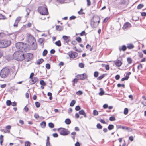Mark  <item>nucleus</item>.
Wrapping results in <instances>:
<instances>
[{"label": "nucleus", "instance_id": "423d86ee", "mask_svg": "<svg viewBox=\"0 0 146 146\" xmlns=\"http://www.w3.org/2000/svg\"><path fill=\"white\" fill-rule=\"evenodd\" d=\"M38 10L39 13L43 15H46L48 14L47 8L44 7H40Z\"/></svg>", "mask_w": 146, "mask_h": 146}, {"label": "nucleus", "instance_id": "49530a36", "mask_svg": "<svg viewBox=\"0 0 146 146\" xmlns=\"http://www.w3.org/2000/svg\"><path fill=\"white\" fill-rule=\"evenodd\" d=\"M124 113L125 115H126L128 113V108H125L124 109Z\"/></svg>", "mask_w": 146, "mask_h": 146}, {"label": "nucleus", "instance_id": "58836bf2", "mask_svg": "<svg viewBox=\"0 0 146 146\" xmlns=\"http://www.w3.org/2000/svg\"><path fill=\"white\" fill-rule=\"evenodd\" d=\"M48 126L51 128H53L54 127V124L51 122L49 123H48Z\"/></svg>", "mask_w": 146, "mask_h": 146}, {"label": "nucleus", "instance_id": "6e6d98bb", "mask_svg": "<svg viewBox=\"0 0 146 146\" xmlns=\"http://www.w3.org/2000/svg\"><path fill=\"white\" fill-rule=\"evenodd\" d=\"M138 56L140 58H142L143 57V55L142 52H139L138 53Z\"/></svg>", "mask_w": 146, "mask_h": 146}, {"label": "nucleus", "instance_id": "ddd939ff", "mask_svg": "<svg viewBox=\"0 0 146 146\" xmlns=\"http://www.w3.org/2000/svg\"><path fill=\"white\" fill-rule=\"evenodd\" d=\"M78 56V54L74 52H72L69 55V57L71 58H76Z\"/></svg>", "mask_w": 146, "mask_h": 146}, {"label": "nucleus", "instance_id": "338daca9", "mask_svg": "<svg viewBox=\"0 0 146 146\" xmlns=\"http://www.w3.org/2000/svg\"><path fill=\"white\" fill-rule=\"evenodd\" d=\"M133 137L132 136H130L129 137V139L131 141H133Z\"/></svg>", "mask_w": 146, "mask_h": 146}, {"label": "nucleus", "instance_id": "39448f33", "mask_svg": "<svg viewBox=\"0 0 146 146\" xmlns=\"http://www.w3.org/2000/svg\"><path fill=\"white\" fill-rule=\"evenodd\" d=\"M58 131L60 135L63 136H66L70 133V131L65 128H60L58 129Z\"/></svg>", "mask_w": 146, "mask_h": 146}, {"label": "nucleus", "instance_id": "f704fd0d", "mask_svg": "<svg viewBox=\"0 0 146 146\" xmlns=\"http://www.w3.org/2000/svg\"><path fill=\"white\" fill-rule=\"evenodd\" d=\"M25 146H30L31 143L28 141H26L25 143Z\"/></svg>", "mask_w": 146, "mask_h": 146}, {"label": "nucleus", "instance_id": "8fccbe9b", "mask_svg": "<svg viewBox=\"0 0 146 146\" xmlns=\"http://www.w3.org/2000/svg\"><path fill=\"white\" fill-rule=\"evenodd\" d=\"M117 86L118 87H123L124 88L125 87V85L123 84H120L119 83L117 84Z\"/></svg>", "mask_w": 146, "mask_h": 146}, {"label": "nucleus", "instance_id": "37998d69", "mask_svg": "<svg viewBox=\"0 0 146 146\" xmlns=\"http://www.w3.org/2000/svg\"><path fill=\"white\" fill-rule=\"evenodd\" d=\"M35 105L36 106L37 108H38V107H40V104L39 102H36L35 103Z\"/></svg>", "mask_w": 146, "mask_h": 146}, {"label": "nucleus", "instance_id": "774afa93", "mask_svg": "<svg viewBox=\"0 0 146 146\" xmlns=\"http://www.w3.org/2000/svg\"><path fill=\"white\" fill-rule=\"evenodd\" d=\"M75 146H80V144L78 142H77L75 144Z\"/></svg>", "mask_w": 146, "mask_h": 146}, {"label": "nucleus", "instance_id": "7ed1b4c3", "mask_svg": "<svg viewBox=\"0 0 146 146\" xmlns=\"http://www.w3.org/2000/svg\"><path fill=\"white\" fill-rule=\"evenodd\" d=\"M11 68L9 67H5L1 70L0 75L3 78L7 77L10 73Z\"/></svg>", "mask_w": 146, "mask_h": 146}, {"label": "nucleus", "instance_id": "a211bd4d", "mask_svg": "<svg viewBox=\"0 0 146 146\" xmlns=\"http://www.w3.org/2000/svg\"><path fill=\"white\" fill-rule=\"evenodd\" d=\"M40 125L41 127L43 128L45 127L46 126V123L44 121H43L41 122L40 123Z\"/></svg>", "mask_w": 146, "mask_h": 146}, {"label": "nucleus", "instance_id": "3c124183", "mask_svg": "<svg viewBox=\"0 0 146 146\" xmlns=\"http://www.w3.org/2000/svg\"><path fill=\"white\" fill-rule=\"evenodd\" d=\"M46 67L48 69H49L50 68V64L47 63L46 64Z\"/></svg>", "mask_w": 146, "mask_h": 146}, {"label": "nucleus", "instance_id": "e2e57ef3", "mask_svg": "<svg viewBox=\"0 0 146 146\" xmlns=\"http://www.w3.org/2000/svg\"><path fill=\"white\" fill-rule=\"evenodd\" d=\"M24 110L26 112H27L28 111V108L26 106H25Z\"/></svg>", "mask_w": 146, "mask_h": 146}, {"label": "nucleus", "instance_id": "c756f323", "mask_svg": "<svg viewBox=\"0 0 146 146\" xmlns=\"http://www.w3.org/2000/svg\"><path fill=\"white\" fill-rule=\"evenodd\" d=\"M76 101L75 100H72L70 104V106H73L74 105Z\"/></svg>", "mask_w": 146, "mask_h": 146}, {"label": "nucleus", "instance_id": "7c9ffc66", "mask_svg": "<svg viewBox=\"0 0 146 146\" xmlns=\"http://www.w3.org/2000/svg\"><path fill=\"white\" fill-rule=\"evenodd\" d=\"M98 111L96 110H93V114L95 116L97 115H98Z\"/></svg>", "mask_w": 146, "mask_h": 146}, {"label": "nucleus", "instance_id": "ea45409f", "mask_svg": "<svg viewBox=\"0 0 146 146\" xmlns=\"http://www.w3.org/2000/svg\"><path fill=\"white\" fill-rule=\"evenodd\" d=\"M97 127L98 129H101L102 128V126L101 125L100 123H98L97 125Z\"/></svg>", "mask_w": 146, "mask_h": 146}, {"label": "nucleus", "instance_id": "0e129e2a", "mask_svg": "<svg viewBox=\"0 0 146 146\" xmlns=\"http://www.w3.org/2000/svg\"><path fill=\"white\" fill-rule=\"evenodd\" d=\"M141 15L142 16H146V13L145 12H142L141 13Z\"/></svg>", "mask_w": 146, "mask_h": 146}, {"label": "nucleus", "instance_id": "9d476101", "mask_svg": "<svg viewBox=\"0 0 146 146\" xmlns=\"http://www.w3.org/2000/svg\"><path fill=\"white\" fill-rule=\"evenodd\" d=\"M38 81V79L37 77H34L31 79L29 81L30 84H33Z\"/></svg>", "mask_w": 146, "mask_h": 146}, {"label": "nucleus", "instance_id": "e433bc0d", "mask_svg": "<svg viewBox=\"0 0 146 146\" xmlns=\"http://www.w3.org/2000/svg\"><path fill=\"white\" fill-rule=\"evenodd\" d=\"M143 5L142 4H139L137 7V8L138 9H140L143 8Z\"/></svg>", "mask_w": 146, "mask_h": 146}, {"label": "nucleus", "instance_id": "2f4dec72", "mask_svg": "<svg viewBox=\"0 0 146 146\" xmlns=\"http://www.w3.org/2000/svg\"><path fill=\"white\" fill-rule=\"evenodd\" d=\"M125 80H128V73L126 74V76L125 78H122L121 80L122 81H124Z\"/></svg>", "mask_w": 146, "mask_h": 146}, {"label": "nucleus", "instance_id": "9b49d317", "mask_svg": "<svg viewBox=\"0 0 146 146\" xmlns=\"http://www.w3.org/2000/svg\"><path fill=\"white\" fill-rule=\"evenodd\" d=\"M33 58V54L29 53L27 54L26 56V60L27 61H29Z\"/></svg>", "mask_w": 146, "mask_h": 146}, {"label": "nucleus", "instance_id": "603ef678", "mask_svg": "<svg viewBox=\"0 0 146 146\" xmlns=\"http://www.w3.org/2000/svg\"><path fill=\"white\" fill-rule=\"evenodd\" d=\"M83 93L81 91L79 90L78 92H77L76 94L78 95H82Z\"/></svg>", "mask_w": 146, "mask_h": 146}, {"label": "nucleus", "instance_id": "4c0bfd02", "mask_svg": "<svg viewBox=\"0 0 146 146\" xmlns=\"http://www.w3.org/2000/svg\"><path fill=\"white\" fill-rule=\"evenodd\" d=\"M21 20V17H18L16 19L15 21L18 23Z\"/></svg>", "mask_w": 146, "mask_h": 146}, {"label": "nucleus", "instance_id": "5701e85b", "mask_svg": "<svg viewBox=\"0 0 146 146\" xmlns=\"http://www.w3.org/2000/svg\"><path fill=\"white\" fill-rule=\"evenodd\" d=\"M44 40V38H40L39 39L38 42L40 45L43 44V42Z\"/></svg>", "mask_w": 146, "mask_h": 146}, {"label": "nucleus", "instance_id": "412c9836", "mask_svg": "<svg viewBox=\"0 0 146 146\" xmlns=\"http://www.w3.org/2000/svg\"><path fill=\"white\" fill-rule=\"evenodd\" d=\"M56 29L57 30L60 31L63 30V28L61 26H60L58 25H56Z\"/></svg>", "mask_w": 146, "mask_h": 146}, {"label": "nucleus", "instance_id": "cd10ccee", "mask_svg": "<svg viewBox=\"0 0 146 146\" xmlns=\"http://www.w3.org/2000/svg\"><path fill=\"white\" fill-rule=\"evenodd\" d=\"M40 84L41 86H45L46 85V83L43 80H41L40 82Z\"/></svg>", "mask_w": 146, "mask_h": 146}, {"label": "nucleus", "instance_id": "a19ab883", "mask_svg": "<svg viewBox=\"0 0 146 146\" xmlns=\"http://www.w3.org/2000/svg\"><path fill=\"white\" fill-rule=\"evenodd\" d=\"M76 40L79 43H80L82 41V39L80 37H77L76 38Z\"/></svg>", "mask_w": 146, "mask_h": 146}, {"label": "nucleus", "instance_id": "680f3d73", "mask_svg": "<svg viewBox=\"0 0 146 146\" xmlns=\"http://www.w3.org/2000/svg\"><path fill=\"white\" fill-rule=\"evenodd\" d=\"M76 17L74 16H72L70 17L69 19L70 20L74 19L76 18Z\"/></svg>", "mask_w": 146, "mask_h": 146}, {"label": "nucleus", "instance_id": "c03bdc74", "mask_svg": "<svg viewBox=\"0 0 146 146\" xmlns=\"http://www.w3.org/2000/svg\"><path fill=\"white\" fill-rule=\"evenodd\" d=\"M79 66L81 68H83L84 67V64L83 63H80L79 64Z\"/></svg>", "mask_w": 146, "mask_h": 146}, {"label": "nucleus", "instance_id": "79ce46f5", "mask_svg": "<svg viewBox=\"0 0 146 146\" xmlns=\"http://www.w3.org/2000/svg\"><path fill=\"white\" fill-rule=\"evenodd\" d=\"M48 53V52H47V51L46 50V49H45L43 52V53H42V55H43V56H46V54H47Z\"/></svg>", "mask_w": 146, "mask_h": 146}, {"label": "nucleus", "instance_id": "dca6fc26", "mask_svg": "<svg viewBox=\"0 0 146 146\" xmlns=\"http://www.w3.org/2000/svg\"><path fill=\"white\" fill-rule=\"evenodd\" d=\"M123 29L124 30H126L128 29V22H126L123 25L122 27Z\"/></svg>", "mask_w": 146, "mask_h": 146}, {"label": "nucleus", "instance_id": "393cba45", "mask_svg": "<svg viewBox=\"0 0 146 146\" xmlns=\"http://www.w3.org/2000/svg\"><path fill=\"white\" fill-rule=\"evenodd\" d=\"M3 141V136L1 135L0 136V143L1 145H2V143Z\"/></svg>", "mask_w": 146, "mask_h": 146}, {"label": "nucleus", "instance_id": "6e6552de", "mask_svg": "<svg viewBox=\"0 0 146 146\" xmlns=\"http://www.w3.org/2000/svg\"><path fill=\"white\" fill-rule=\"evenodd\" d=\"M76 76L78 79L80 80H83L86 79L88 77L87 75L85 73L78 75Z\"/></svg>", "mask_w": 146, "mask_h": 146}, {"label": "nucleus", "instance_id": "052dcab7", "mask_svg": "<svg viewBox=\"0 0 146 146\" xmlns=\"http://www.w3.org/2000/svg\"><path fill=\"white\" fill-rule=\"evenodd\" d=\"M108 107V104H105L103 105V108L104 109H106Z\"/></svg>", "mask_w": 146, "mask_h": 146}, {"label": "nucleus", "instance_id": "1a4fd4ad", "mask_svg": "<svg viewBox=\"0 0 146 146\" xmlns=\"http://www.w3.org/2000/svg\"><path fill=\"white\" fill-rule=\"evenodd\" d=\"M31 48L32 50H36L37 48V46L36 41L34 38L33 40L32 43L31 45Z\"/></svg>", "mask_w": 146, "mask_h": 146}, {"label": "nucleus", "instance_id": "4468645a", "mask_svg": "<svg viewBox=\"0 0 146 146\" xmlns=\"http://www.w3.org/2000/svg\"><path fill=\"white\" fill-rule=\"evenodd\" d=\"M126 49L127 47L125 45H123L122 46H119V49L120 52L121 51H124L126 50Z\"/></svg>", "mask_w": 146, "mask_h": 146}, {"label": "nucleus", "instance_id": "13d9d810", "mask_svg": "<svg viewBox=\"0 0 146 146\" xmlns=\"http://www.w3.org/2000/svg\"><path fill=\"white\" fill-rule=\"evenodd\" d=\"M86 35V33L84 31H82L80 34L81 36H83Z\"/></svg>", "mask_w": 146, "mask_h": 146}, {"label": "nucleus", "instance_id": "5fc2aeb1", "mask_svg": "<svg viewBox=\"0 0 146 146\" xmlns=\"http://www.w3.org/2000/svg\"><path fill=\"white\" fill-rule=\"evenodd\" d=\"M98 72L96 71L95 72L94 74V76L95 77H97L98 75Z\"/></svg>", "mask_w": 146, "mask_h": 146}, {"label": "nucleus", "instance_id": "4d7b16f0", "mask_svg": "<svg viewBox=\"0 0 146 146\" xmlns=\"http://www.w3.org/2000/svg\"><path fill=\"white\" fill-rule=\"evenodd\" d=\"M105 69L106 70H108L110 69V66L109 65H106L105 66Z\"/></svg>", "mask_w": 146, "mask_h": 146}, {"label": "nucleus", "instance_id": "09e8293b", "mask_svg": "<svg viewBox=\"0 0 146 146\" xmlns=\"http://www.w3.org/2000/svg\"><path fill=\"white\" fill-rule=\"evenodd\" d=\"M75 109L76 111H78L80 110L81 108L79 106H76Z\"/></svg>", "mask_w": 146, "mask_h": 146}, {"label": "nucleus", "instance_id": "2eb2a0df", "mask_svg": "<svg viewBox=\"0 0 146 146\" xmlns=\"http://www.w3.org/2000/svg\"><path fill=\"white\" fill-rule=\"evenodd\" d=\"M79 113L80 115H83L85 117H87L86 113L83 110H82L80 111Z\"/></svg>", "mask_w": 146, "mask_h": 146}, {"label": "nucleus", "instance_id": "69168bd1", "mask_svg": "<svg viewBox=\"0 0 146 146\" xmlns=\"http://www.w3.org/2000/svg\"><path fill=\"white\" fill-rule=\"evenodd\" d=\"M6 86V84H3L1 85L0 86V87L1 88H5Z\"/></svg>", "mask_w": 146, "mask_h": 146}, {"label": "nucleus", "instance_id": "f8f14e48", "mask_svg": "<svg viewBox=\"0 0 146 146\" xmlns=\"http://www.w3.org/2000/svg\"><path fill=\"white\" fill-rule=\"evenodd\" d=\"M70 37L66 36H63L62 38L64 40V44H66V43H68L70 41Z\"/></svg>", "mask_w": 146, "mask_h": 146}, {"label": "nucleus", "instance_id": "20e7f679", "mask_svg": "<svg viewBox=\"0 0 146 146\" xmlns=\"http://www.w3.org/2000/svg\"><path fill=\"white\" fill-rule=\"evenodd\" d=\"M11 41L7 39L0 40V48H4L9 46L11 44Z\"/></svg>", "mask_w": 146, "mask_h": 146}, {"label": "nucleus", "instance_id": "a878e982", "mask_svg": "<svg viewBox=\"0 0 146 146\" xmlns=\"http://www.w3.org/2000/svg\"><path fill=\"white\" fill-rule=\"evenodd\" d=\"M65 123L67 124H69L71 123L70 120L68 119H66L65 121Z\"/></svg>", "mask_w": 146, "mask_h": 146}, {"label": "nucleus", "instance_id": "b1692460", "mask_svg": "<svg viewBox=\"0 0 146 146\" xmlns=\"http://www.w3.org/2000/svg\"><path fill=\"white\" fill-rule=\"evenodd\" d=\"M114 128V126L113 125L110 124L108 127V129L110 130H111L113 129Z\"/></svg>", "mask_w": 146, "mask_h": 146}, {"label": "nucleus", "instance_id": "a18cd8bd", "mask_svg": "<svg viewBox=\"0 0 146 146\" xmlns=\"http://www.w3.org/2000/svg\"><path fill=\"white\" fill-rule=\"evenodd\" d=\"M6 105L8 106H10L11 104V102L10 100H7V101L6 102Z\"/></svg>", "mask_w": 146, "mask_h": 146}, {"label": "nucleus", "instance_id": "bb28decb", "mask_svg": "<svg viewBox=\"0 0 146 146\" xmlns=\"http://www.w3.org/2000/svg\"><path fill=\"white\" fill-rule=\"evenodd\" d=\"M55 44L59 47L61 46V43L60 40H58L55 42Z\"/></svg>", "mask_w": 146, "mask_h": 146}, {"label": "nucleus", "instance_id": "f03ea898", "mask_svg": "<svg viewBox=\"0 0 146 146\" xmlns=\"http://www.w3.org/2000/svg\"><path fill=\"white\" fill-rule=\"evenodd\" d=\"M100 22V17L97 15L93 16L91 21V25L93 28H96Z\"/></svg>", "mask_w": 146, "mask_h": 146}, {"label": "nucleus", "instance_id": "f257e3e1", "mask_svg": "<svg viewBox=\"0 0 146 146\" xmlns=\"http://www.w3.org/2000/svg\"><path fill=\"white\" fill-rule=\"evenodd\" d=\"M13 58L18 61H22L25 59L24 54L21 51H16L13 54Z\"/></svg>", "mask_w": 146, "mask_h": 146}, {"label": "nucleus", "instance_id": "f3484780", "mask_svg": "<svg viewBox=\"0 0 146 146\" xmlns=\"http://www.w3.org/2000/svg\"><path fill=\"white\" fill-rule=\"evenodd\" d=\"M115 64L118 67H119L121 65V61L119 60H117L115 63Z\"/></svg>", "mask_w": 146, "mask_h": 146}, {"label": "nucleus", "instance_id": "c85d7f7f", "mask_svg": "<svg viewBox=\"0 0 146 146\" xmlns=\"http://www.w3.org/2000/svg\"><path fill=\"white\" fill-rule=\"evenodd\" d=\"M100 92L99 93V95L100 96L103 95L104 93V92L103 91V89L102 88H100Z\"/></svg>", "mask_w": 146, "mask_h": 146}, {"label": "nucleus", "instance_id": "864d4df0", "mask_svg": "<svg viewBox=\"0 0 146 146\" xmlns=\"http://www.w3.org/2000/svg\"><path fill=\"white\" fill-rule=\"evenodd\" d=\"M132 19L133 20L136 21L138 20L139 19V18L138 17H133Z\"/></svg>", "mask_w": 146, "mask_h": 146}, {"label": "nucleus", "instance_id": "c9c22d12", "mask_svg": "<svg viewBox=\"0 0 146 146\" xmlns=\"http://www.w3.org/2000/svg\"><path fill=\"white\" fill-rule=\"evenodd\" d=\"M116 119L113 116H111L109 118V120L111 121H115Z\"/></svg>", "mask_w": 146, "mask_h": 146}, {"label": "nucleus", "instance_id": "473e14b6", "mask_svg": "<svg viewBox=\"0 0 146 146\" xmlns=\"http://www.w3.org/2000/svg\"><path fill=\"white\" fill-rule=\"evenodd\" d=\"M71 135H73L72 136V137L73 139H74L75 138V136L76 135V133L75 132H73L71 133Z\"/></svg>", "mask_w": 146, "mask_h": 146}, {"label": "nucleus", "instance_id": "de8ad7c7", "mask_svg": "<svg viewBox=\"0 0 146 146\" xmlns=\"http://www.w3.org/2000/svg\"><path fill=\"white\" fill-rule=\"evenodd\" d=\"M34 117L35 118L37 119H38L39 117V115L37 113L35 114Z\"/></svg>", "mask_w": 146, "mask_h": 146}, {"label": "nucleus", "instance_id": "0eeeda50", "mask_svg": "<svg viewBox=\"0 0 146 146\" xmlns=\"http://www.w3.org/2000/svg\"><path fill=\"white\" fill-rule=\"evenodd\" d=\"M16 48L19 50L18 51H21L23 52L25 48V47L23 43L22 42H19L17 43L15 45Z\"/></svg>", "mask_w": 146, "mask_h": 146}, {"label": "nucleus", "instance_id": "6ab92c4d", "mask_svg": "<svg viewBox=\"0 0 146 146\" xmlns=\"http://www.w3.org/2000/svg\"><path fill=\"white\" fill-rule=\"evenodd\" d=\"M44 61L43 59H40L36 61V64L38 65H39L42 63Z\"/></svg>", "mask_w": 146, "mask_h": 146}, {"label": "nucleus", "instance_id": "bf43d9fd", "mask_svg": "<svg viewBox=\"0 0 146 146\" xmlns=\"http://www.w3.org/2000/svg\"><path fill=\"white\" fill-rule=\"evenodd\" d=\"M87 5L88 6H90L91 5V2L90 0H87Z\"/></svg>", "mask_w": 146, "mask_h": 146}, {"label": "nucleus", "instance_id": "aec40b11", "mask_svg": "<svg viewBox=\"0 0 146 146\" xmlns=\"http://www.w3.org/2000/svg\"><path fill=\"white\" fill-rule=\"evenodd\" d=\"M46 146H50V144L49 142V137L48 136L47 137Z\"/></svg>", "mask_w": 146, "mask_h": 146}, {"label": "nucleus", "instance_id": "72a5a7b5", "mask_svg": "<svg viewBox=\"0 0 146 146\" xmlns=\"http://www.w3.org/2000/svg\"><path fill=\"white\" fill-rule=\"evenodd\" d=\"M105 76V74H103L102 75L98 77V78L97 79L98 80H100L101 79H102Z\"/></svg>", "mask_w": 146, "mask_h": 146}, {"label": "nucleus", "instance_id": "4be33fe9", "mask_svg": "<svg viewBox=\"0 0 146 146\" xmlns=\"http://www.w3.org/2000/svg\"><path fill=\"white\" fill-rule=\"evenodd\" d=\"M134 47V45L133 44H128V49H133Z\"/></svg>", "mask_w": 146, "mask_h": 146}]
</instances>
